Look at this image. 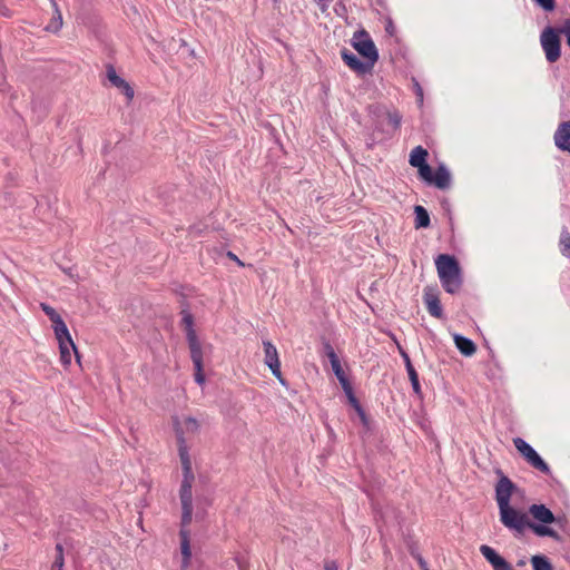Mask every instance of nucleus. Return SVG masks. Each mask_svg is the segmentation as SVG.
Masks as SVG:
<instances>
[{
	"mask_svg": "<svg viewBox=\"0 0 570 570\" xmlns=\"http://www.w3.org/2000/svg\"><path fill=\"white\" fill-rule=\"evenodd\" d=\"M415 559L421 570H429L428 562L421 554L415 556Z\"/></svg>",
	"mask_w": 570,
	"mask_h": 570,
	"instance_id": "39",
	"label": "nucleus"
},
{
	"mask_svg": "<svg viewBox=\"0 0 570 570\" xmlns=\"http://www.w3.org/2000/svg\"><path fill=\"white\" fill-rule=\"evenodd\" d=\"M227 256H228L230 259L235 261L238 265H240V266H243V265H244V264H243V262H242V261H239V258H238L234 253L228 252V253H227Z\"/></svg>",
	"mask_w": 570,
	"mask_h": 570,
	"instance_id": "42",
	"label": "nucleus"
},
{
	"mask_svg": "<svg viewBox=\"0 0 570 570\" xmlns=\"http://www.w3.org/2000/svg\"><path fill=\"white\" fill-rule=\"evenodd\" d=\"M553 140L560 150L570 153V120L563 121L558 126Z\"/></svg>",
	"mask_w": 570,
	"mask_h": 570,
	"instance_id": "17",
	"label": "nucleus"
},
{
	"mask_svg": "<svg viewBox=\"0 0 570 570\" xmlns=\"http://www.w3.org/2000/svg\"><path fill=\"white\" fill-rule=\"evenodd\" d=\"M49 1H50L51 6H52V9L59 8L56 0H49Z\"/></svg>",
	"mask_w": 570,
	"mask_h": 570,
	"instance_id": "44",
	"label": "nucleus"
},
{
	"mask_svg": "<svg viewBox=\"0 0 570 570\" xmlns=\"http://www.w3.org/2000/svg\"><path fill=\"white\" fill-rule=\"evenodd\" d=\"M513 444L532 468L539 470L546 475L551 474L550 466L528 442L521 438H515L513 439Z\"/></svg>",
	"mask_w": 570,
	"mask_h": 570,
	"instance_id": "7",
	"label": "nucleus"
},
{
	"mask_svg": "<svg viewBox=\"0 0 570 570\" xmlns=\"http://www.w3.org/2000/svg\"><path fill=\"white\" fill-rule=\"evenodd\" d=\"M343 61L354 71L360 75L370 72L373 67L367 61H361L360 58L347 49H343L341 52Z\"/></svg>",
	"mask_w": 570,
	"mask_h": 570,
	"instance_id": "16",
	"label": "nucleus"
},
{
	"mask_svg": "<svg viewBox=\"0 0 570 570\" xmlns=\"http://www.w3.org/2000/svg\"><path fill=\"white\" fill-rule=\"evenodd\" d=\"M414 214H415L414 226L416 229L428 228L430 226V224H431L430 215L423 206L416 205L414 207Z\"/></svg>",
	"mask_w": 570,
	"mask_h": 570,
	"instance_id": "21",
	"label": "nucleus"
},
{
	"mask_svg": "<svg viewBox=\"0 0 570 570\" xmlns=\"http://www.w3.org/2000/svg\"><path fill=\"white\" fill-rule=\"evenodd\" d=\"M528 529H530L538 537H549L556 541H561V537L559 535V533L551 527H549V524L535 523L530 521L528 524Z\"/></svg>",
	"mask_w": 570,
	"mask_h": 570,
	"instance_id": "19",
	"label": "nucleus"
},
{
	"mask_svg": "<svg viewBox=\"0 0 570 570\" xmlns=\"http://www.w3.org/2000/svg\"><path fill=\"white\" fill-rule=\"evenodd\" d=\"M561 32L566 37L567 45L570 48V18L563 20L561 24Z\"/></svg>",
	"mask_w": 570,
	"mask_h": 570,
	"instance_id": "34",
	"label": "nucleus"
},
{
	"mask_svg": "<svg viewBox=\"0 0 570 570\" xmlns=\"http://www.w3.org/2000/svg\"><path fill=\"white\" fill-rule=\"evenodd\" d=\"M397 348H399V352L404 361L405 368H406L409 379L411 381L413 391L419 394L421 392V386H420V382H419L417 372L414 368L409 354L403 350V347L397 344Z\"/></svg>",
	"mask_w": 570,
	"mask_h": 570,
	"instance_id": "18",
	"label": "nucleus"
},
{
	"mask_svg": "<svg viewBox=\"0 0 570 570\" xmlns=\"http://www.w3.org/2000/svg\"><path fill=\"white\" fill-rule=\"evenodd\" d=\"M347 396L348 403L353 406V409L356 411L358 417L361 419L362 423L364 425H367L368 420L367 415L362 407L361 403L358 402L357 397L355 396L354 392L350 393Z\"/></svg>",
	"mask_w": 570,
	"mask_h": 570,
	"instance_id": "24",
	"label": "nucleus"
},
{
	"mask_svg": "<svg viewBox=\"0 0 570 570\" xmlns=\"http://www.w3.org/2000/svg\"><path fill=\"white\" fill-rule=\"evenodd\" d=\"M480 552L492 566L493 570H514L512 564L500 556L493 548L487 544L480 547Z\"/></svg>",
	"mask_w": 570,
	"mask_h": 570,
	"instance_id": "13",
	"label": "nucleus"
},
{
	"mask_svg": "<svg viewBox=\"0 0 570 570\" xmlns=\"http://www.w3.org/2000/svg\"><path fill=\"white\" fill-rule=\"evenodd\" d=\"M561 26H547L540 33V45L548 62H557L561 57Z\"/></svg>",
	"mask_w": 570,
	"mask_h": 570,
	"instance_id": "4",
	"label": "nucleus"
},
{
	"mask_svg": "<svg viewBox=\"0 0 570 570\" xmlns=\"http://www.w3.org/2000/svg\"><path fill=\"white\" fill-rule=\"evenodd\" d=\"M65 558L56 557L51 564V570H63Z\"/></svg>",
	"mask_w": 570,
	"mask_h": 570,
	"instance_id": "38",
	"label": "nucleus"
},
{
	"mask_svg": "<svg viewBox=\"0 0 570 570\" xmlns=\"http://www.w3.org/2000/svg\"><path fill=\"white\" fill-rule=\"evenodd\" d=\"M331 366H332V370H333V372H334L336 377L345 375V372L342 368L340 358L334 360L333 362H331Z\"/></svg>",
	"mask_w": 570,
	"mask_h": 570,
	"instance_id": "36",
	"label": "nucleus"
},
{
	"mask_svg": "<svg viewBox=\"0 0 570 570\" xmlns=\"http://www.w3.org/2000/svg\"><path fill=\"white\" fill-rule=\"evenodd\" d=\"M40 307L43 311V313L49 317L52 325H56L57 322L62 321L61 316L57 313V311L47 303H40Z\"/></svg>",
	"mask_w": 570,
	"mask_h": 570,
	"instance_id": "28",
	"label": "nucleus"
},
{
	"mask_svg": "<svg viewBox=\"0 0 570 570\" xmlns=\"http://www.w3.org/2000/svg\"><path fill=\"white\" fill-rule=\"evenodd\" d=\"M268 368L272 371V374L279 381L282 385H286V381L281 372V362L269 365Z\"/></svg>",
	"mask_w": 570,
	"mask_h": 570,
	"instance_id": "31",
	"label": "nucleus"
},
{
	"mask_svg": "<svg viewBox=\"0 0 570 570\" xmlns=\"http://www.w3.org/2000/svg\"><path fill=\"white\" fill-rule=\"evenodd\" d=\"M429 153L422 146H416L412 149L409 163L412 167L417 168L419 177L426 176L431 166L428 164Z\"/></svg>",
	"mask_w": 570,
	"mask_h": 570,
	"instance_id": "12",
	"label": "nucleus"
},
{
	"mask_svg": "<svg viewBox=\"0 0 570 570\" xmlns=\"http://www.w3.org/2000/svg\"><path fill=\"white\" fill-rule=\"evenodd\" d=\"M56 552H57L56 557L65 558L63 557V547L61 543L56 544Z\"/></svg>",
	"mask_w": 570,
	"mask_h": 570,
	"instance_id": "41",
	"label": "nucleus"
},
{
	"mask_svg": "<svg viewBox=\"0 0 570 570\" xmlns=\"http://www.w3.org/2000/svg\"><path fill=\"white\" fill-rule=\"evenodd\" d=\"M273 2H274V3H277V2H278V0H273Z\"/></svg>",
	"mask_w": 570,
	"mask_h": 570,
	"instance_id": "46",
	"label": "nucleus"
},
{
	"mask_svg": "<svg viewBox=\"0 0 570 570\" xmlns=\"http://www.w3.org/2000/svg\"><path fill=\"white\" fill-rule=\"evenodd\" d=\"M181 315V323L185 327L186 338L189 340V335H197L194 330V317L187 309H183Z\"/></svg>",
	"mask_w": 570,
	"mask_h": 570,
	"instance_id": "26",
	"label": "nucleus"
},
{
	"mask_svg": "<svg viewBox=\"0 0 570 570\" xmlns=\"http://www.w3.org/2000/svg\"><path fill=\"white\" fill-rule=\"evenodd\" d=\"M439 278L445 292L454 294L462 286L461 267L458 259L449 254H440L435 259Z\"/></svg>",
	"mask_w": 570,
	"mask_h": 570,
	"instance_id": "3",
	"label": "nucleus"
},
{
	"mask_svg": "<svg viewBox=\"0 0 570 570\" xmlns=\"http://www.w3.org/2000/svg\"><path fill=\"white\" fill-rule=\"evenodd\" d=\"M323 352L328 357L330 363L338 358L337 354L335 353L333 346L328 341L323 342Z\"/></svg>",
	"mask_w": 570,
	"mask_h": 570,
	"instance_id": "30",
	"label": "nucleus"
},
{
	"mask_svg": "<svg viewBox=\"0 0 570 570\" xmlns=\"http://www.w3.org/2000/svg\"><path fill=\"white\" fill-rule=\"evenodd\" d=\"M106 72H107V78L111 82V85L114 87L118 88L126 96V98L130 101L134 98L135 92H134L132 87L129 85V82H127L124 78H121L120 76L117 75L116 69L114 68L112 65L107 66Z\"/></svg>",
	"mask_w": 570,
	"mask_h": 570,
	"instance_id": "14",
	"label": "nucleus"
},
{
	"mask_svg": "<svg viewBox=\"0 0 570 570\" xmlns=\"http://www.w3.org/2000/svg\"><path fill=\"white\" fill-rule=\"evenodd\" d=\"M454 343L460 353L464 356H472L476 351V345L472 340L460 334L454 335Z\"/></svg>",
	"mask_w": 570,
	"mask_h": 570,
	"instance_id": "20",
	"label": "nucleus"
},
{
	"mask_svg": "<svg viewBox=\"0 0 570 570\" xmlns=\"http://www.w3.org/2000/svg\"><path fill=\"white\" fill-rule=\"evenodd\" d=\"M539 7H541L544 11H553L556 9L554 0H533Z\"/></svg>",
	"mask_w": 570,
	"mask_h": 570,
	"instance_id": "32",
	"label": "nucleus"
},
{
	"mask_svg": "<svg viewBox=\"0 0 570 570\" xmlns=\"http://www.w3.org/2000/svg\"><path fill=\"white\" fill-rule=\"evenodd\" d=\"M499 480L495 484V501L499 507L501 523L515 532L517 535L523 534L528 528L530 520L527 514L510 505V500L518 487L502 472L501 469L495 470Z\"/></svg>",
	"mask_w": 570,
	"mask_h": 570,
	"instance_id": "1",
	"label": "nucleus"
},
{
	"mask_svg": "<svg viewBox=\"0 0 570 570\" xmlns=\"http://www.w3.org/2000/svg\"><path fill=\"white\" fill-rule=\"evenodd\" d=\"M355 38L356 40L353 42V47L365 59V61L374 67L379 59V52L373 40L365 31H360L358 37L355 35Z\"/></svg>",
	"mask_w": 570,
	"mask_h": 570,
	"instance_id": "8",
	"label": "nucleus"
},
{
	"mask_svg": "<svg viewBox=\"0 0 570 570\" xmlns=\"http://www.w3.org/2000/svg\"><path fill=\"white\" fill-rule=\"evenodd\" d=\"M187 343L190 351V358L193 361L194 367L204 365V356L207 353L212 352V344H202L197 335H189V340H187Z\"/></svg>",
	"mask_w": 570,
	"mask_h": 570,
	"instance_id": "11",
	"label": "nucleus"
},
{
	"mask_svg": "<svg viewBox=\"0 0 570 570\" xmlns=\"http://www.w3.org/2000/svg\"><path fill=\"white\" fill-rule=\"evenodd\" d=\"M386 116H387V120L391 124L392 128L394 130H397L401 127L402 115L399 111L394 110V111H387Z\"/></svg>",
	"mask_w": 570,
	"mask_h": 570,
	"instance_id": "29",
	"label": "nucleus"
},
{
	"mask_svg": "<svg viewBox=\"0 0 570 570\" xmlns=\"http://www.w3.org/2000/svg\"><path fill=\"white\" fill-rule=\"evenodd\" d=\"M559 246L561 254L570 257V233L567 227H563L560 233Z\"/></svg>",
	"mask_w": 570,
	"mask_h": 570,
	"instance_id": "25",
	"label": "nucleus"
},
{
	"mask_svg": "<svg viewBox=\"0 0 570 570\" xmlns=\"http://www.w3.org/2000/svg\"><path fill=\"white\" fill-rule=\"evenodd\" d=\"M524 564H525V562H524L523 560H520V561L518 562V566H524Z\"/></svg>",
	"mask_w": 570,
	"mask_h": 570,
	"instance_id": "45",
	"label": "nucleus"
},
{
	"mask_svg": "<svg viewBox=\"0 0 570 570\" xmlns=\"http://www.w3.org/2000/svg\"><path fill=\"white\" fill-rule=\"evenodd\" d=\"M265 358L264 363L269 366L279 362L276 346L269 341H263Z\"/></svg>",
	"mask_w": 570,
	"mask_h": 570,
	"instance_id": "22",
	"label": "nucleus"
},
{
	"mask_svg": "<svg viewBox=\"0 0 570 570\" xmlns=\"http://www.w3.org/2000/svg\"><path fill=\"white\" fill-rule=\"evenodd\" d=\"M423 301L426 305L428 312L431 316L436 318L443 317V309L438 293L431 288L425 287L423 294Z\"/></svg>",
	"mask_w": 570,
	"mask_h": 570,
	"instance_id": "15",
	"label": "nucleus"
},
{
	"mask_svg": "<svg viewBox=\"0 0 570 570\" xmlns=\"http://www.w3.org/2000/svg\"><path fill=\"white\" fill-rule=\"evenodd\" d=\"M176 435L178 441V453L183 470V481L180 488H193L195 475L193 473L191 461L189 458L188 449L186 446L183 430L177 428Z\"/></svg>",
	"mask_w": 570,
	"mask_h": 570,
	"instance_id": "6",
	"label": "nucleus"
},
{
	"mask_svg": "<svg viewBox=\"0 0 570 570\" xmlns=\"http://www.w3.org/2000/svg\"><path fill=\"white\" fill-rule=\"evenodd\" d=\"M62 27V14L59 8L53 9V17L50 23L46 27L47 31L58 32Z\"/></svg>",
	"mask_w": 570,
	"mask_h": 570,
	"instance_id": "27",
	"label": "nucleus"
},
{
	"mask_svg": "<svg viewBox=\"0 0 570 570\" xmlns=\"http://www.w3.org/2000/svg\"><path fill=\"white\" fill-rule=\"evenodd\" d=\"M195 368V381L198 383V384H203L205 382V375H204V365H199L198 367H194Z\"/></svg>",
	"mask_w": 570,
	"mask_h": 570,
	"instance_id": "37",
	"label": "nucleus"
},
{
	"mask_svg": "<svg viewBox=\"0 0 570 570\" xmlns=\"http://www.w3.org/2000/svg\"><path fill=\"white\" fill-rule=\"evenodd\" d=\"M325 570H338V567L335 561H326L324 564Z\"/></svg>",
	"mask_w": 570,
	"mask_h": 570,
	"instance_id": "40",
	"label": "nucleus"
},
{
	"mask_svg": "<svg viewBox=\"0 0 570 570\" xmlns=\"http://www.w3.org/2000/svg\"><path fill=\"white\" fill-rule=\"evenodd\" d=\"M415 86H416V95H417V97H419L420 101H422V100H423V91H422V88L420 87V85H419L417 82L415 83Z\"/></svg>",
	"mask_w": 570,
	"mask_h": 570,
	"instance_id": "43",
	"label": "nucleus"
},
{
	"mask_svg": "<svg viewBox=\"0 0 570 570\" xmlns=\"http://www.w3.org/2000/svg\"><path fill=\"white\" fill-rule=\"evenodd\" d=\"M530 514L540 523L544 524H558L560 528H563L566 523V519L557 518L553 512L547 508L544 504H532L529 508Z\"/></svg>",
	"mask_w": 570,
	"mask_h": 570,
	"instance_id": "10",
	"label": "nucleus"
},
{
	"mask_svg": "<svg viewBox=\"0 0 570 570\" xmlns=\"http://www.w3.org/2000/svg\"><path fill=\"white\" fill-rule=\"evenodd\" d=\"M185 428L188 432H197L199 424L196 419L188 416L185 419Z\"/></svg>",
	"mask_w": 570,
	"mask_h": 570,
	"instance_id": "33",
	"label": "nucleus"
},
{
	"mask_svg": "<svg viewBox=\"0 0 570 570\" xmlns=\"http://www.w3.org/2000/svg\"><path fill=\"white\" fill-rule=\"evenodd\" d=\"M426 185L434 186L441 190L449 189L451 187L452 177L444 164H440L433 173L432 167L429 169L426 176L420 177Z\"/></svg>",
	"mask_w": 570,
	"mask_h": 570,
	"instance_id": "9",
	"label": "nucleus"
},
{
	"mask_svg": "<svg viewBox=\"0 0 570 570\" xmlns=\"http://www.w3.org/2000/svg\"><path fill=\"white\" fill-rule=\"evenodd\" d=\"M337 380H338L340 384L342 385V387H343V390H344L346 395H348L350 393L354 392L353 387L351 385V382L348 381L346 374L343 375V376L337 377Z\"/></svg>",
	"mask_w": 570,
	"mask_h": 570,
	"instance_id": "35",
	"label": "nucleus"
},
{
	"mask_svg": "<svg viewBox=\"0 0 570 570\" xmlns=\"http://www.w3.org/2000/svg\"><path fill=\"white\" fill-rule=\"evenodd\" d=\"M52 330L59 344L60 361L62 365L67 367L71 364V351H73L77 362L80 363L79 352L71 338L65 321L62 320L57 322L56 325H52Z\"/></svg>",
	"mask_w": 570,
	"mask_h": 570,
	"instance_id": "5",
	"label": "nucleus"
},
{
	"mask_svg": "<svg viewBox=\"0 0 570 570\" xmlns=\"http://www.w3.org/2000/svg\"><path fill=\"white\" fill-rule=\"evenodd\" d=\"M533 570H553L550 559L544 554H535L530 559Z\"/></svg>",
	"mask_w": 570,
	"mask_h": 570,
	"instance_id": "23",
	"label": "nucleus"
},
{
	"mask_svg": "<svg viewBox=\"0 0 570 570\" xmlns=\"http://www.w3.org/2000/svg\"><path fill=\"white\" fill-rule=\"evenodd\" d=\"M193 488H180L179 489V499L181 503V520H180V550L183 556V568H187L189 564V560L191 557L190 550V532L187 527L190 524L193 520Z\"/></svg>",
	"mask_w": 570,
	"mask_h": 570,
	"instance_id": "2",
	"label": "nucleus"
}]
</instances>
